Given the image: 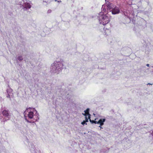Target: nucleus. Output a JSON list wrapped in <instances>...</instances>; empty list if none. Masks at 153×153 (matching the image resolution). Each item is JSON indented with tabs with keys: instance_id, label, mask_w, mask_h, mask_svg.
I'll list each match as a JSON object with an SVG mask.
<instances>
[{
	"instance_id": "1",
	"label": "nucleus",
	"mask_w": 153,
	"mask_h": 153,
	"mask_svg": "<svg viewBox=\"0 0 153 153\" xmlns=\"http://www.w3.org/2000/svg\"><path fill=\"white\" fill-rule=\"evenodd\" d=\"M98 18L100 23L104 25H106L110 21V18L107 14H102L100 15Z\"/></svg>"
},
{
	"instance_id": "2",
	"label": "nucleus",
	"mask_w": 153,
	"mask_h": 153,
	"mask_svg": "<svg viewBox=\"0 0 153 153\" xmlns=\"http://www.w3.org/2000/svg\"><path fill=\"white\" fill-rule=\"evenodd\" d=\"M63 65L61 62H59L57 63V62H54V63L52 64V67L53 68H54L55 71L57 70L59 71L61 70L62 68Z\"/></svg>"
},
{
	"instance_id": "3",
	"label": "nucleus",
	"mask_w": 153,
	"mask_h": 153,
	"mask_svg": "<svg viewBox=\"0 0 153 153\" xmlns=\"http://www.w3.org/2000/svg\"><path fill=\"white\" fill-rule=\"evenodd\" d=\"M2 114L6 118V120H9L10 118L9 111L8 110H4L2 112Z\"/></svg>"
},
{
	"instance_id": "4",
	"label": "nucleus",
	"mask_w": 153,
	"mask_h": 153,
	"mask_svg": "<svg viewBox=\"0 0 153 153\" xmlns=\"http://www.w3.org/2000/svg\"><path fill=\"white\" fill-rule=\"evenodd\" d=\"M120 12V8L119 7L115 6L112 9L111 13L113 14H116L119 13Z\"/></svg>"
},
{
	"instance_id": "5",
	"label": "nucleus",
	"mask_w": 153,
	"mask_h": 153,
	"mask_svg": "<svg viewBox=\"0 0 153 153\" xmlns=\"http://www.w3.org/2000/svg\"><path fill=\"white\" fill-rule=\"evenodd\" d=\"M105 5L107 7V9L109 10L112 8V4L109 2H107L106 3Z\"/></svg>"
},
{
	"instance_id": "6",
	"label": "nucleus",
	"mask_w": 153,
	"mask_h": 153,
	"mask_svg": "<svg viewBox=\"0 0 153 153\" xmlns=\"http://www.w3.org/2000/svg\"><path fill=\"white\" fill-rule=\"evenodd\" d=\"M105 119H101L97 121V124H100L99 127H100L101 128V126H102L104 124V122L105 121Z\"/></svg>"
},
{
	"instance_id": "7",
	"label": "nucleus",
	"mask_w": 153,
	"mask_h": 153,
	"mask_svg": "<svg viewBox=\"0 0 153 153\" xmlns=\"http://www.w3.org/2000/svg\"><path fill=\"white\" fill-rule=\"evenodd\" d=\"M89 109L88 108H87L86 110L85 111V113H82V114L85 116L90 117L91 115L89 113Z\"/></svg>"
},
{
	"instance_id": "8",
	"label": "nucleus",
	"mask_w": 153,
	"mask_h": 153,
	"mask_svg": "<svg viewBox=\"0 0 153 153\" xmlns=\"http://www.w3.org/2000/svg\"><path fill=\"white\" fill-rule=\"evenodd\" d=\"M34 116V113L33 112L30 111L29 112L28 114V117L30 119H32L33 118Z\"/></svg>"
},
{
	"instance_id": "9",
	"label": "nucleus",
	"mask_w": 153,
	"mask_h": 153,
	"mask_svg": "<svg viewBox=\"0 0 153 153\" xmlns=\"http://www.w3.org/2000/svg\"><path fill=\"white\" fill-rule=\"evenodd\" d=\"M31 6L28 3H25L24 7L26 9H29L31 8Z\"/></svg>"
},
{
	"instance_id": "10",
	"label": "nucleus",
	"mask_w": 153,
	"mask_h": 153,
	"mask_svg": "<svg viewBox=\"0 0 153 153\" xmlns=\"http://www.w3.org/2000/svg\"><path fill=\"white\" fill-rule=\"evenodd\" d=\"M89 119H90V117L85 116V120H84L85 122H88V120Z\"/></svg>"
},
{
	"instance_id": "11",
	"label": "nucleus",
	"mask_w": 153,
	"mask_h": 153,
	"mask_svg": "<svg viewBox=\"0 0 153 153\" xmlns=\"http://www.w3.org/2000/svg\"><path fill=\"white\" fill-rule=\"evenodd\" d=\"M89 121L90 122H91L92 123H94L95 124H97V121L94 120H91L90 119Z\"/></svg>"
},
{
	"instance_id": "12",
	"label": "nucleus",
	"mask_w": 153,
	"mask_h": 153,
	"mask_svg": "<svg viewBox=\"0 0 153 153\" xmlns=\"http://www.w3.org/2000/svg\"><path fill=\"white\" fill-rule=\"evenodd\" d=\"M105 5H103L102 7V11H103V12H105L106 11V9L105 8Z\"/></svg>"
},
{
	"instance_id": "13",
	"label": "nucleus",
	"mask_w": 153,
	"mask_h": 153,
	"mask_svg": "<svg viewBox=\"0 0 153 153\" xmlns=\"http://www.w3.org/2000/svg\"><path fill=\"white\" fill-rule=\"evenodd\" d=\"M18 59L19 60H23V58L21 56H19L18 57Z\"/></svg>"
},
{
	"instance_id": "14",
	"label": "nucleus",
	"mask_w": 153,
	"mask_h": 153,
	"mask_svg": "<svg viewBox=\"0 0 153 153\" xmlns=\"http://www.w3.org/2000/svg\"><path fill=\"white\" fill-rule=\"evenodd\" d=\"M81 124L83 125H84L85 124L87 125V123H86V122L84 120L81 123Z\"/></svg>"
},
{
	"instance_id": "15",
	"label": "nucleus",
	"mask_w": 153,
	"mask_h": 153,
	"mask_svg": "<svg viewBox=\"0 0 153 153\" xmlns=\"http://www.w3.org/2000/svg\"><path fill=\"white\" fill-rule=\"evenodd\" d=\"M55 1H57L58 2H61V1H57L56 0Z\"/></svg>"
},
{
	"instance_id": "16",
	"label": "nucleus",
	"mask_w": 153,
	"mask_h": 153,
	"mask_svg": "<svg viewBox=\"0 0 153 153\" xmlns=\"http://www.w3.org/2000/svg\"><path fill=\"white\" fill-rule=\"evenodd\" d=\"M51 10H48V12L50 13H51Z\"/></svg>"
},
{
	"instance_id": "17",
	"label": "nucleus",
	"mask_w": 153,
	"mask_h": 153,
	"mask_svg": "<svg viewBox=\"0 0 153 153\" xmlns=\"http://www.w3.org/2000/svg\"><path fill=\"white\" fill-rule=\"evenodd\" d=\"M7 98H10V95H9L8 96H7Z\"/></svg>"
},
{
	"instance_id": "18",
	"label": "nucleus",
	"mask_w": 153,
	"mask_h": 153,
	"mask_svg": "<svg viewBox=\"0 0 153 153\" xmlns=\"http://www.w3.org/2000/svg\"><path fill=\"white\" fill-rule=\"evenodd\" d=\"M149 64H147L146 65V66H147L148 67H149Z\"/></svg>"
},
{
	"instance_id": "19",
	"label": "nucleus",
	"mask_w": 153,
	"mask_h": 153,
	"mask_svg": "<svg viewBox=\"0 0 153 153\" xmlns=\"http://www.w3.org/2000/svg\"><path fill=\"white\" fill-rule=\"evenodd\" d=\"M148 84H149L150 85H152L153 84H153H150V83H148Z\"/></svg>"
},
{
	"instance_id": "20",
	"label": "nucleus",
	"mask_w": 153,
	"mask_h": 153,
	"mask_svg": "<svg viewBox=\"0 0 153 153\" xmlns=\"http://www.w3.org/2000/svg\"><path fill=\"white\" fill-rule=\"evenodd\" d=\"M152 135L153 136V131H152Z\"/></svg>"
},
{
	"instance_id": "21",
	"label": "nucleus",
	"mask_w": 153,
	"mask_h": 153,
	"mask_svg": "<svg viewBox=\"0 0 153 153\" xmlns=\"http://www.w3.org/2000/svg\"><path fill=\"white\" fill-rule=\"evenodd\" d=\"M28 109H27H27H26V111H26V112L27 111V110H28Z\"/></svg>"
}]
</instances>
